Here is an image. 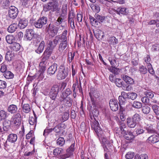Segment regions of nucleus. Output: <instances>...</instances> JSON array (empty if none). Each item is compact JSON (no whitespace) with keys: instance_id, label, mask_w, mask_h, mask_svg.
I'll list each match as a JSON object with an SVG mask.
<instances>
[{"instance_id":"nucleus-46","label":"nucleus","mask_w":159,"mask_h":159,"mask_svg":"<svg viewBox=\"0 0 159 159\" xmlns=\"http://www.w3.org/2000/svg\"><path fill=\"white\" fill-rule=\"evenodd\" d=\"M67 4H64L62 5L61 14L64 16H66L67 15Z\"/></svg>"},{"instance_id":"nucleus-18","label":"nucleus","mask_w":159,"mask_h":159,"mask_svg":"<svg viewBox=\"0 0 159 159\" xmlns=\"http://www.w3.org/2000/svg\"><path fill=\"white\" fill-rule=\"evenodd\" d=\"M28 20L25 18L20 19L18 26L20 29L25 28L28 25Z\"/></svg>"},{"instance_id":"nucleus-43","label":"nucleus","mask_w":159,"mask_h":159,"mask_svg":"<svg viewBox=\"0 0 159 159\" xmlns=\"http://www.w3.org/2000/svg\"><path fill=\"white\" fill-rule=\"evenodd\" d=\"M132 106L137 109H139L142 107V104L140 102L138 101H134L132 104Z\"/></svg>"},{"instance_id":"nucleus-48","label":"nucleus","mask_w":159,"mask_h":159,"mask_svg":"<svg viewBox=\"0 0 159 159\" xmlns=\"http://www.w3.org/2000/svg\"><path fill=\"white\" fill-rule=\"evenodd\" d=\"M43 70H38L35 74L34 76L36 77L41 78H43Z\"/></svg>"},{"instance_id":"nucleus-23","label":"nucleus","mask_w":159,"mask_h":159,"mask_svg":"<svg viewBox=\"0 0 159 159\" xmlns=\"http://www.w3.org/2000/svg\"><path fill=\"white\" fill-rule=\"evenodd\" d=\"M126 123L128 127L130 128H134L137 123L130 117H128L127 118Z\"/></svg>"},{"instance_id":"nucleus-53","label":"nucleus","mask_w":159,"mask_h":159,"mask_svg":"<svg viewBox=\"0 0 159 159\" xmlns=\"http://www.w3.org/2000/svg\"><path fill=\"white\" fill-rule=\"evenodd\" d=\"M7 117V113L4 111H0V121L5 119Z\"/></svg>"},{"instance_id":"nucleus-19","label":"nucleus","mask_w":159,"mask_h":159,"mask_svg":"<svg viewBox=\"0 0 159 159\" xmlns=\"http://www.w3.org/2000/svg\"><path fill=\"white\" fill-rule=\"evenodd\" d=\"M159 141V136L156 135H152L149 137L147 142L150 143H154Z\"/></svg>"},{"instance_id":"nucleus-44","label":"nucleus","mask_w":159,"mask_h":159,"mask_svg":"<svg viewBox=\"0 0 159 159\" xmlns=\"http://www.w3.org/2000/svg\"><path fill=\"white\" fill-rule=\"evenodd\" d=\"M23 111L25 113H28L30 110V107L28 104H24L22 107Z\"/></svg>"},{"instance_id":"nucleus-62","label":"nucleus","mask_w":159,"mask_h":159,"mask_svg":"<svg viewBox=\"0 0 159 159\" xmlns=\"http://www.w3.org/2000/svg\"><path fill=\"white\" fill-rule=\"evenodd\" d=\"M7 84V83L5 81L0 80V89H4L6 88Z\"/></svg>"},{"instance_id":"nucleus-52","label":"nucleus","mask_w":159,"mask_h":159,"mask_svg":"<svg viewBox=\"0 0 159 159\" xmlns=\"http://www.w3.org/2000/svg\"><path fill=\"white\" fill-rule=\"evenodd\" d=\"M134 156V152H127L125 155V158L126 159H132Z\"/></svg>"},{"instance_id":"nucleus-29","label":"nucleus","mask_w":159,"mask_h":159,"mask_svg":"<svg viewBox=\"0 0 159 159\" xmlns=\"http://www.w3.org/2000/svg\"><path fill=\"white\" fill-rule=\"evenodd\" d=\"M67 75L66 72L64 70H59L57 75V79L59 80H61L65 79Z\"/></svg>"},{"instance_id":"nucleus-6","label":"nucleus","mask_w":159,"mask_h":159,"mask_svg":"<svg viewBox=\"0 0 159 159\" xmlns=\"http://www.w3.org/2000/svg\"><path fill=\"white\" fill-rule=\"evenodd\" d=\"M48 21L47 17L43 16L40 17L36 21H35L34 23L35 27L37 28H41L44 25H46Z\"/></svg>"},{"instance_id":"nucleus-35","label":"nucleus","mask_w":159,"mask_h":159,"mask_svg":"<svg viewBox=\"0 0 159 159\" xmlns=\"http://www.w3.org/2000/svg\"><path fill=\"white\" fill-rule=\"evenodd\" d=\"M14 55L10 51L7 52L5 55V59L9 61H11L14 59Z\"/></svg>"},{"instance_id":"nucleus-57","label":"nucleus","mask_w":159,"mask_h":159,"mask_svg":"<svg viewBox=\"0 0 159 159\" xmlns=\"http://www.w3.org/2000/svg\"><path fill=\"white\" fill-rule=\"evenodd\" d=\"M144 95L147 97L152 98L154 97V94L152 92L150 91H146L144 93Z\"/></svg>"},{"instance_id":"nucleus-10","label":"nucleus","mask_w":159,"mask_h":159,"mask_svg":"<svg viewBox=\"0 0 159 159\" xmlns=\"http://www.w3.org/2000/svg\"><path fill=\"white\" fill-rule=\"evenodd\" d=\"M101 138L102 141L101 142L104 148V151H107L108 150V148L111 149L113 146L112 143L109 142L104 136L102 137Z\"/></svg>"},{"instance_id":"nucleus-41","label":"nucleus","mask_w":159,"mask_h":159,"mask_svg":"<svg viewBox=\"0 0 159 159\" xmlns=\"http://www.w3.org/2000/svg\"><path fill=\"white\" fill-rule=\"evenodd\" d=\"M90 7L93 11L97 13H98L100 11V7L97 4H92Z\"/></svg>"},{"instance_id":"nucleus-45","label":"nucleus","mask_w":159,"mask_h":159,"mask_svg":"<svg viewBox=\"0 0 159 159\" xmlns=\"http://www.w3.org/2000/svg\"><path fill=\"white\" fill-rule=\"evenodd\" d=\"M63 151V149L61 148H57L53 150V153L54 155L57 156L61 154Z\"/></svg>"},{"instance_id":"nucleus-58","label":"nucleus","mask_w":159,"mask_h":159,"mask_svg":"<svg viewBox=\"0 0 159 159\" xmlns=\"http://www.w3.org/2000/svg\"><path fill=\"white\" fill-rule=\"evenodd\" d=\"M146 130L148 133L150 134L155 133L156 132V131L155 129L152 126H149L147 127Z\"/></svg>"},{"instance_id":"nucleus-30","label":"nucleus","mask_w":159,"mask_h":159,"mask_svg":"<svg viewBox=\"0 0 159 159\" xmlns=\"http://www.w3.org/2000/svg\"><path fill=\"white\" fill-rule=\"evenodd\" d=\"M10 48L11 50L15 52H17L19 51L20 48V45L19 43L15 42L12 45L10 46Z\"/></svg>"},{"instance_id":"nucleus-38","label":"nucleus","mask_w":159,"mask_h":159,"mask_svg":"<svg viewBox=\"0 0 159 159\" xmlns=\"http://www.w3.org/2000/svg\"><path fill=\"white\" fill-rule=\"evenodd\" d=\"M64 124L60 123L57 126H56L53 129L54 131L56 133L60 132L62 130L64 129L63 128Z\"/></svg>"},{"instance_id":"nucleus-37","label":"nucleus","mask_w":159,"mask_h":159,"mask_svg":"<svg viewBox=\"0 0 159 159\" xmlns=\"http://www.w3.org/2000/svg\"><path fill=\"white\" fill-rule=\"evenodd\" d=\"M151 111V108L147 105L143 106L142 107V111L144 114H148Z\"/></svg>"},{"instance_id":"nucleus-5","label":"nucleus","mask_w":159,"mask_h":159,"mask_svg":"<svg viewBox=\"0 0 159 159\" xmlns=\"http://www.w3.org/2000/svg\"><path fill=\"white\" fill-rule=\"evenodd\" d=\"M75 142L74 141L70 147L67 149L66 152L67 153L60 155L59 156L60 158L61 159H66L70 157L75 150Z\"/></svg>"},{"instance_id":"nucleus-21","label":"nucleus","mask_w":159,"mask_h":159,"mask_svg":"<svg viewBox=\"0 0 159 159\" xmlns=\"http://www.w3.org/2000/svg\"><path fill=\"white\" fill-rule=\"evenodd\" d=\"M13 65L14 66V69L22 70L25 68L24 63L21 61H18L16 63H13Z\"/></svg>"},{"instance_id":"nucleus-27","label":"nucleus","mask_w":159,"mask_h":159,"mask_svg":"<svg viewBox=\"0 0 159 159\" xmlns=\"http://www.w3.org/2000/svg\"><path fill=\"white\" fill-rule=\"evenodd\" d=\"M6 40L7 43L9 44H12L16 41L15 37L11 35H8L6 36Z\"/></svg>"},{"instance_id":"nucleus-36","label":"nucleus","mask_w":159,"mask_h":159,"mask_svg":"<svg viewBox=\"0 0 159 159\" xmlns=\"http://www.w3.org/2000/svg\"><path fill=\"white\" fill-rule=\"evenodd\" d=\"M135 129L137 135L142 134L145 132V130L143 129V127L140 125L138 126Z\"/></svg>"},{"instance_id":"nucleus-64","label":"nucleus","mask_w":159,"mask_h":159,"mask_svg":"<svg viewBox=\"0 0 159 159\" xmlns=\"http://www.w3.org/2000/svg\"><path fill=\"white\" fill-rule=\"evenodd\" d=\"M99 1L100 3L105 5L108 7H110V3H109V2H107L106 0H99Z\"/></svg>"},{"instance_id":"nucleus-3","label":"nucleus","mask_w":159,"mask_h":159,"mask_svg":"<svg viewBox=\"0 0 159 159\" xmlns=\"http://www.w3.org/2000/svg\"><path fill=\"white\" fill-rule=\"evenodd\" d=\"M95 17L89 16V19L91 24L93 26L99 27L101 26V23L104 22L106 19L105 16L95 14Z\"/></svg>"},{"instance_id":"nucleus-34","label":"nucleus","mask_w":159,"mask_h":159,"mask_svg":"<svg viewBox=\"0 0 159 159\" xmlns=\"http://www.w3.org/2000/svg\"><path fill=\"white\" fill-rule=\"evenodd\" d=\"M123 136L126 139L128 140H131L134 137L132 132L129 131H127L126 133Z\"/></svg>"},{"instance_id":"nucleus-9","label":"nucleus","mask_w":159,"mask_h":159,"mask_svg":"<svg viewBox=\"0 0 159 159\" xmlns=\"http://www.w3.org/2000/svg\"><path fill=\"white\" fill-rule=\"evenodd\" d=\"M17 139V135L15 134H11L8 136L7 140L6 141L5 144V148L6 150L9 149L10 147L8 144L7 142L11 143H14L16 142Z\"/></svg>"},{"instance_id":"nucleus-4","label":"nucleus","mask_w":159,"mask_h":159,"mask_svg":"<svg viewBox=\"0 0 159 159\" xmlns=\"http://www.w3.org/2000/svg\"><path fill=\"white\" fill-rule=\"evenodd\" d=\"M58 2H49L43 6V10L45 11H57L58 9Z\"/></svg>"},{"instance_id":"nucleus-31","label":"nucleus","mask_w":159,"mask_h":159,"mask_svg":"<svg viewBox=\"0 0 159 159\" xmlns=\"http://www.w3.org/2000/svg\"><path fill=\"white\" fill-rule=\"evenodd\" d=\"M114 11L117 14L120 15V14L122 15H126L127 14L126 11V9L125 8H118L117 10H114Z\"/></svg>"},{"instance_id":"nucleus-13","label":"nucleus","mask_w":159,"mask_h":159,"mask_svg":"<svg viewBox=\"0 0 159 159\" xmlns=\"http://www.w3.org/2000/svg\"><path fill=\"white\" fill-rule=\"evenodd\" d=\"M18 13V10L17 8L13 6H11L9 8L8 14L9 17L12 19L16 18Z\"/></svg>"},{"instance_id":"nucleus-11","label":"nucleus","mask_w":159,"mask_h":159,"mask_svg":"<svg viewBox=\"0 0 159 159\" xmlns=\"http://www.w3.org/2000/svg\"><path fill=\"white\" fill-rule=\"evenodd\" d=\"M96 112L97 113L96 115L94 114L93 113V118L94 119V120L91 121V125L92 128L97 133L100 132L101 130V129L99 126V125L98 122L96 120L94 117V116H97L98 114V111H97Z\"/></svg>"},{"instance_id":"nucleus-39","label":"nucleus","mask_w":159,"mask_h":159,"mask_svg":"<svg viewBox=\"0 0 159 159\" xmlns=\"http://www.w3.org/2000/svg\"><path fill=\"white\" fill-rule=\"evenodd\" d=\"M109 44L114 45L117 44L118 43V40L114 36H112L108 40Z\"/></svg>"},{"instance_id":"nucleus-22","label":"nucleus","mask_w":159,"mask_h":159,"mask_svg":"<svg viewBox=\"0 0 159 159\" xmlns=\"http://www.w3.org/2000/svg\"><path fill=\"white\" fill-rule=\"evenodd\" d=\"M1 70V71L3 73V75L5 78L7 79H12L14 77V75L11 71L8 70H5L4 71H2ZM4 71V70H2Z\"/></svg>"},{"instance_id":"nucleus-47","label":"nucleus","mask_w":159,"mask_h":159,"mask_svg":"<svg viewBox=\"0 0 159 159\" xmlns=\"http://www.w3.org/2000/svg\"><path fill=\"white\" fill-rule=\"evenodd\" d=\"M141 116L138 113H135L131 118L137 123L141 120Z\"/></svg>"},{"instance_id":"nucleus-40","label":"nucleus","mask_w":159,"mask_h":159,"mask_svg":"<svg viewBox=\"0 0 159 159\" xmlns=\"http://www.w3.org/2000/svg\"><path fill=\"white\" fill-rule=\"evenodd\" d=\"M65 18V16L60 14L59 16L58 17L56 22V25L57 26H58L61 24L62 22Z\"/></svg>"},{"instance_id":"nucleus-59","label":"nucleus","mask_w":159,"mask_h":159,"mask_svg":"<svg viewBox=\"0 0 159 159\" xmlns=\"http://www.w3.org/2000/svg\"><path fill=\"white\" fill-rule=\"evenodd\" d=\"M10 4V1L9 0H3L2 5L4 8H7Z\"/></svg>"},{"instance_id":"nucleus-17","label":"nucleus","mask_w":159,"mask_h":159,"mask_svg":"<svg viewBox=\"0 0 159 159\" xmlns=\"http://www.w3.org/2000/svg\"><path fill=\"white\" fill-rule=\"evenodd\" d=\"M93 33L96 38L98 40L102 39L104 35V32L99 29H97L95 30H93Z\"/></svg>"},{"instance_id":"nucleus-51","label":"nucleus","mask_w":159,"mask_h":159,"mask_svg":"<svg viewBox=\"0 0 159 159\" xmlns=\"http://www.w3.org/2000/svg\"><path fill=\"white\" fill-rule=\"evenodd\" d=\"M57 143L58 145L61 146H63L65 143L64 139L62 137L59 138L57 140Z\"/></svg>"},{"instance_id":"nucleus-25","label":"nucleus","mask_w":159,"mask_h":159,"mask_svg":"<svg viewBox=\"0 0 159 159\" xmlns=\"http://www.w3.org/2000/svg\"><path fill=\"white\" fill-rule=\"evenodd\" d=\"M18 107L16 105L11 104L9 105L8 107L7 110L8 112L11 114H14L17 112Z\"/></svg>"},{"instance_id":"nucleus-63","label":"nucleus","mask_w":159,"mask_h":159,"mask_svg":"<svg viewBox=\"0 0 159 159\" xmlns=\"http://www.w3.org/2000/svg\"><path fill=\"white\" fill-rule=\"evenodd\" d=\"M115 82L116 85L118 87H121L122 85V81L120 79H116Z\"/></svg>"},{"instance_id":"nucleus-14","label":"nucleus","mask_w":159,"mask_h":159,"mask_svg":"<svg viewBox=\"0 0 159 159\" xmlns=\"http://www.w3.org/2000/svg\"><path fill=\"white\" fill-rule=\"evenodd\" d=\"M12 123L16 125H19L20 124L21 116L19 113L14 115L11 118Z\"/></svg>"},{"instance_id":"nucleus-60","label":"nucleus","mask_w":159,"mask_h":159,"mask_svg":"<svg viewBox=\"0 0 159 159\" xmlns=\"http://www.w3.org/2000/svg\"><path fill=\"white\" fill-rule=\"evenodd\" d=\"M111 72L112 73V74H110V75H111L112 77L115 79V78L114 76L119 74L120 73V70H110Z\"/></svg>"},{"instance_id":"nucleus-12","label":"nucleus","mask_w":159,"mask_h":159,"mask_svg":"<svg viewBox=\"0 0 159 159\" xmlns=\"http://www.w3.org/2000/svg\"><path fill=\"white\" fill-rule=\"evenodd\" d=\"M47 29L48 33L50 34V35L52 37H54L57 34L58 30V28L57 27L51 23H50L47 26Z\"/></svg>"},{"instance_id":"nucleus-32","label":"nucleus","mask_w":159,"mask_h":159,"mask_svg":"<svg viewBox=\"0 0 159 159\" xmlns=\"http://www.w3.org/2000/svg\"><path fill=\"white\" fill-rule=\"evenodd\" d=\"M69 117V113L68 112H65L64 113L62 116V119H58L56 120V121H57L58 123L62 122L65 121L67 120Z\"/></svg>"},{"instance_id":"nucleus-2","label":"nucleus","mask_w":159,"mask_h":159,"mask_svg":"<svg viewBox=\"0 0 159 159\" xmlns=\"http://www.w3.org/2000/svg\"><path fill=\"white\" fill-rule=\"evenodd\" d=\"M32 39L37 40L39 42L41 39V36L37 33H35L32 29H28L26 30V34L24 36V40L26 41H30Z\"/></svg>"},{"instance_id":"nucleus-28","label":"nucleus","mask_w":159,"mask_h":159,"mask_svg":"<svg viewBox=\"0 0 159 159\" xmlns=\"http://www.w3.org/2000/svg\"><path fill=\"white\" fill-rule=\"evenodd\" d=\"M62 102H64V105L66 107H70L72 105V100L70 97H67L65 98Z\"/></svg>"},{"instance_id":"nucleus-24","label":"nucleus","mask_w":159,"mask_h":159,"mask_svg":"<svg viewBox=\"0 0 159 159\" xmlns=\"http://www.w3.org/2000/svg\"><path fill=\"white\" fill-rule=\"evenodd\" d=\"M122 78L123 80L127 84H133L134 81L133 79L125 75H121Z\"/></svg>"},{"instance_id":"nucleus-50","label":"nucleus","mask_w":159,"mask_h":159,"mask_svg":"<svg viewBox=\"0 0 159 159\" xmlns=\"http://www.w3.org/2000/svg\"><path fill=\"white\" fill-rule=\"evenodd\" d=\"M152 108L154 113L157 115H159V107L156 105L152 106Z\"/></svg>"},{"instance_id":"nucleus-33","label":"nucleus","mask_w":159,"mask_h":159,"mask_svg":"<svg viewBox=\"0 0 159 159\" xmlns=\"http://www.w3.org/2000/svg\"><path fill=\"white\" fill-rule=\"evenodd\" d=\"M17 26L16 24L15 23L11 24L8 27L7 30L9 33H12L16 30Z\"/></svg>"},{"instance_id":"nucleus-16","label":"nucleus","mask_w":159,"mask_h":159,"mask_svg":"<svg viewBox=\"0 0 159 159\" xmlns=\"http://www.w3.org/2000/svg\"><path fill=\"white\" fill-rule=\"evenodd\" d=\"M72 93V91L70 89H67L62 92L60 94L59 98V100L60 102L63 101L65 98L69 97L68 96Z\"/></svg>"},{"instance_id":"nucleus-26","label":"nucleus","mask_w":159,"mask_h":159,"mask_svg":"<svg viewBox=\"0 0 159 159\" xmlns=\"http://www.w3.org/2000/svg\"><path fill=\"white\" fill-rule=\"evenodd\" d=\"M45 47V42L43 40L41 41L37 49L35 50V52L38 54H40L43 52Z\"/></svg>"},{"instance_id":"nucleus-1","label":"nucleus","mask_w":159,"mask_h":159,"mask_svg":"<svg viewBox=\"0 0 159 159\" xmlns=\"http://www.w3.org/2000/svg\"><path fill=\"white\" fill-rule=\"evenodd\" d=\"M67 33V31L66 30L63 31L61 34L59 35V41L60 43L59 45L58 50L60 52H62L65 49H67V46H68V42L66 36Z\"/></svg>"},{"instance_id":"nucleus-55","label":"nucleus","mask_w":159,"mask_h":159,"mask_svg":"<svg viewBox=\"0 0 159 159\" xmlns=\"http://www.w3.org/2000/svg\"><path fill=\"white\" fill-rule=\"evenodd\" d=\"M141 100L142 102L146 105H150L149 103V99L146 96L143 97L141 98Z\"/></svg>"},{"instance_id":"nucleus-20","label":"nucleus","mask_w":159,"mask_h":159,"mask_svg":"<svg viewBox=\"0 0 159 159\" xmlns=\"http://www.w3.org/2000/svg\"><path fill=\"white\" fill-rule=\"evenodd\" d=\"M75 17V15L74 13H72L71 15L70 13L68 14V23L70 24L71 28L72 29H74L75 28V26L74 25V22L73 19Z\"/></svg>"},{"instance_id":"nucleus-61","label":"nucleus","mask_w":159,"mask_h":159,"mask_svg":"<svg viewBox=\"0 0 159 159\" xmlns=\"http://www.w3.org/2000/svg\"><path fill=\"white\" fill-rule=\"evenodd\" d=\"M37 118L31 117L29 119V123L31 125H36Z\"/></svg>"},{"instance_id":"nucleus-56","label":"nucleus","mask_w":159,"mask_h":159,"mask_svg":"<svg viewBox=\"0 0 159 159\" xmlns=\"http://www.w3.org/2000/svg\"><path fill=\"white\" fill-rule=\"evenodd\" d=\"M137 96V94L134 93H128V98L132 100L135 99Z\"/></svg>"},{"instance_id":"nucleus-15","label":"nucleus","mask_w":159,"mask_h":159,"mask_svg":"<svg viewBox=\"0 0 159 159\" xmlns=\"http://www.w3.org/2000/svg\"><path fill=\"white\" fill-rule=\"evenodd\" d=\"M109 104L110 107L113 111H115L118 110L119 107L117 100L115 99H111Z\"/></svg>"},{"instance_id":"nucleus-49","label":"nucleus","mask_w":159,"mask_h":159,"mask_svg":"<svg viewBox=\"0 0 159 159\" xmlns=\"http://www.w3.org/2000/svg\"><path fill=\"white\" fill-rule=\"evenodd\" d=\"M119 104L120 109L122 108L121 105L124 104L125 103L126 98H123L122 96H119Z\"/></svg>"},{"instance_id":"nucleus-42","label":"nucleus","mask_w":159,"mask_h":159,"mask_svg":"<svg viewBox=\"0 0 159 159\" xmlns=\"http://www.w3.org/2000/svg\"><path fill=\"white\" fill-rule=\"evenodd\" d=\"M148 155L145 153H143L139 155V154H136L135 156L134 159H148Z\"/></svg>"},{"instance_id":"nucleus-54","label":"nucleus","mask_w":159,"mask_h":159,"mask_svg":"<svg viewBox=\"0 0 159 159\" xmlns=\"http://www.w3.org/2000/svg\"><path fill=\"white\" fill-rule=\"evenodd\" d=\"M59 87L57 85H54L52 88L51 92L58 94L59 91Z\"/></svg>"},{"instance_id":"nucleus-8","label":"nucleus","mask_w":159,"mask_h":159,"mask_svg":"<svg viewBox=\"0 0 159 159\" xmlns=\"http://www.w3.org/2000/svg\"><path fill=\"white\" fill-rule=\"evenodd\" d=\"M52 52V51L48 49H46L41 57L42 59L40 63V66L42 65V63L45 64L47 63V61L49 59Z\"/></svg>"},{"instance_id":"nucleus-7","label":"nucleus","mask_w":159,"mask_h":159,"mask_svg":"<svg viewBox=\"0 0 159 159\" xmlns=\"http://www.w3.org/2000/svg\"><path fill=\"white\" fill-rule=\"evenodd\" d=\"M59 35L56 36L53 40H50L48 42V46L46 49L53 51L54 48L58 44L59 41Z\"/></svg>"}]
</instances>
